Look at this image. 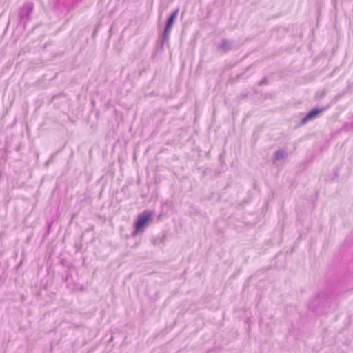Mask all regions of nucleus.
I'll return each instance as SVG.
<instances>
[{
    "label": "nucleus",
    "instance_id": "10",
    "mask_svg": "<svg viewBox=\"0 0 353 353\" xmlns=\"http://www.w3.org/2000/svg\"><path fill=\"white\" fill-rule=\"evenodd\" d=\"M153 243L154 245H157L158 244L157 239H154V241H153Z\"/></svg>",
    "mask_w": 353,
    "mask_h": 353
},
{
    "label": "nucleus",
    "instance_id": "1",
    "mask_svg": "<svg viewBox=\"0 0 353 353\" xmlns=\"http://www.w3.org/2000/svg\"><path fill=\"white\" fill-rule=\"evenodd\" d=\"M334 296L328 292H322L312 298L308 303L309 308L318 314H323L330 308Z\"/></svg>",
    "mask_w": 353,
    "mask_h": 353
},
{
    "label": "nucleus",
    "instance_id": "2",
    "mask_svg": "<svg viewBox=\"0 0 353 353\" xmlns=\"http://www.w3.org/2000/svg\"><path fill=\"white\" fill-rule=\"evenodd\" d=\"M179 9H176L166 21L164 30L159 37L158 45L163 49L165 43L169 40L170 34L174 24V20L178 14Z\"/></svg>",
    "mask_w": 353,
    "mask_h": 353
},
{
    "label": "nucleus",
    "instance_id": "3",
    "mask_svg": "<svg viewBox=\"0 0 353 353\" xmlns=\"http://www.w3.org/2000/svg\"><path fill=\"white\" fill-rule=\"evenodd\" d=\"M153 213L150 211H144L139 215L137 221L134 223L135 230L132 235L135 236L140 232H143L145 228L148 225V221L152 219Z\"/></svg>",
    "mask_w": 353,
    "mask_h": 353
},
{
    "label": "nucleus",
    "instance_id": "5",
    "mask_svg": "<svg viewBox=\"0 0 353 353\" xmlns=\"http://www.w3.org/2000/svg\"><path fill=\"white\" fill-rule=\"evenodd\" d=\"M325 110V108H314L310 110L307 114L302 118L301 121V124H305L307 121L312 120L318 117L319 114L323 112Z\"/></svg>",
    "mask_w": 353,
    "mask_h": 353
},
{
    "label": "nucleus",
    "instance_id": "9",
    "mask_svg": "<svg viewBox=\"0 0 353 353\" xmlns=\"http://www.w3.org/2000/svg\"><path fill=\"white\" fill-rule=\"evenodd\" d=\"M325 94V92H321V94H319V98H322L324 95Z\"/></svg>",
    "mask_w": 353,
    "mask_h": 353
},
{
    "label": "nucleus",
    "instance_id": "7",
    "mask_svg": "<svg viewBox=\"0 0 353 353\" xmlns=\"http://www.w3.org/2000/svg\"><path fill=\"white\" fill-rule=\"evenodd\" d=\"M285 158V151L283 150H278L274 153V159L278 161Z\"/></svg>",
    "mask_w": 353,
    "mask_h": 353
},
{
    "label": "nucleus",
    "instance_id": "11",
    "mask_svg": "<svg viewBox=\"0 0 353 353\" xmlns=\"http://www.w3.org/2000/svg\"><path fill=\"white\" fill-rule=\"evenodd\" d=\"M165 239V236H163L160 240L161 242H163V239Z\"/></svg>",
    "mask_w": 353,
    "mask_h": 353
},
{
    "label": "nucleus",
    "instance_id": "4",
    "mask_svg": "<svg viewBox=\"0 0 353 353\" xmlns=\"http://www.w3.org/2000/svg\"><path fill=\"white\" fill-rule=\"evenodd\" d=\"M33 10L34 3L31 1L25 2L23 6L19 8V17L20 22L22 23L24 26L30 20Z\"/></svg>",
    "mask_w": 353,
    "mask_h": 353
},
{
    "label": "nucleus",
    "instance_id": "6",
    "mask_svg": "<svg viewBox=\"0 0 353 353\" xmlns=\"http://www.w3.org/2000/svg\"><path fill=\"white\" fill-rule=\"evenodd\" d=\"M232 48V42L228 41L226 39H223L222 44L221 46V48L223 50V52H226L230 50Z\"/></svg>",
    "mask_w": 353,
    "mask_h": 353
},
{
    "label": "nucleus",
    "instance_id": "8",
    "mask_svg": "<svg viewBox=\"0 0 353 353\" xmlns=\"http://www.w3.org/2000/svg\"><path fill=\"white\" fill-rule=\"evenodd\" d=\"M268 83V81L266 78H263L258 83L259 86H261L263 85H267Z\"/></svg>",
    "mask_w": 353,
    "mask_h": 353
}]
</instances>
